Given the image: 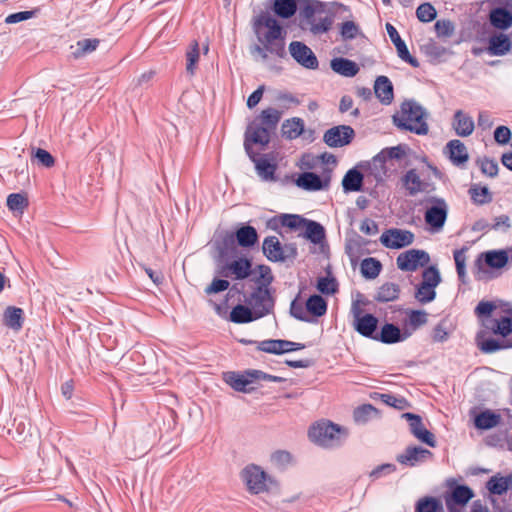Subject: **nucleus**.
Instances as JSON below:
<instances>
[{
	"label": "nucleus",
	"mask_w": 512,
	"mask_h": 512,
	"mask_svg": "<svg viewBox=\"0 0 512 512\" xmlns=\"http://www.w3.org/2000/svg\"><path fill=\"white\" fill-rule=\"evenodd\" d=\"M428 111L414 100H406L401 104L400 110L393 116L394 124L402 129L417 135H427L429 125Z\"/></svg>",
	"instance_id": "1"
},
{
	"label": "nucleus",
	"mask_w": 512,
	"mask_h": 512,
	"mask_svg": "<svg viewBox=\"0 0 512 512\" xmlns=\"http://www.w3.org/2000/svg\"><path fill=\"white\" fill-rule=\"evenodd\" d=\"M253 29L260 44H268L270 54L283 58L286 55L282 27L269 14L255 18Z\"/></svg>",
	"instance_id": "2"
},
{
	"label": "nucleus",
	"mask_w": 512,
	"mask_h": 512,
	"mask_svg": "<svg viewBox=\"0 0 512 512\" xmlns=\"http://www.w3.org/2000/svg\"><path fill=\"white\" fill-rule=\"evenodd\" d=\"M308 437L314 444L323 448H336L342 445L347 437L343 427L327 420L314 423L308 431Z\"/></svg>",
	"instance_id": "3"
},
{
	"label": "nucleus",
	"mask_w": 512,
	"mask_h": 512,
	"mask_svg": "<svg viewBox=\"0 0 512 512\" xmlns=\"http://www.w3.org/2000/svg\"><path fill=\"white\" fill-rule=\"evenodd\" d=\"M423 205L425 207L424 220L429 230L433 233L440 232L448 218V203L444 198L430 196L424 200Z\"/></svg>",
	"instance_id": "4"
},
{
	"label": "nucleus",
	"mask_w": 512,
	"mask_h": 512,
	"mask_svg": "<svg viewBox=\"0 0 512 512\" xmlns=\"http://www.w3.org/2000/svg\"><path fill=\"white\" fill-rule=\"evenodd\" d=\"M441 275L435 266H429L422 273V280L417 285L415 298L421 304L432 302L436 298V288L441 283Z\"/></svg>",
	"instance_id": "5"
},
{
	"label": "nucleus",
	"mask_w": 512,
	"mask_h": 512,
	"mask_svg": "<svg viewBox=\"0 0 512 512\" xmlns=\"http://www.w3.org/2000/svg\"><path fill=\"white\" fill-rule=\"evenodd\" d=\"M241 477L245 483L247 490L252 494H259L269 489L271 479L266 472L257 465H248L242 472Z\"/></svg>",
	"instance_id": "6"
},
{
	"label": "nucleus",
	"mask_w": 512,
	"mask_h": 512,
	"mask_svg": "<svg viewBox=\"0 0 512 512\" xmlns=\"http://www.w3.org/2000/svg\"><path fill=\"white\" fill-rule=\"evenodd\" d=\"M264 255L273 262H284L295 258L297 249L293 244L281 245L275 236L266 237L262 245Z\"/></svg>",
	"instance_id": "7"
},
{
	"label": "nucleus",
	"mask_w": 512,
	"mask_h": 512,
	"mask_svg": "<svg viewBox=\"0 0 512 512\" xmlns=\"http://www.w3.org/2000/svg\"><path fill=\"white\" fill-rule=\"evenodd\" d=\"M430 262L429 254L424 250L410 249L402 252L396 259L397 267L401 271L413 272Z\"/></svg>",
	"instance_id": "8"
},
{
	"label": "nucleus",
	"mask_w": 512,
	"mask_h": 512,
	"mask_svg": "<svg viewBox=\"0 0 512 512\" xmlns=\"http://www.w3.org/2000/svg\"><path fill=\"white\" fill-rule=\"evenodd\" d=\"M355 131L348 125H338L328 129L323 135V141L331 148L343 147L352 142Z\"/></svg>",
	"instance_id": "9"
},
{
	"label": "nucleus",
	"mask_w": 512,
	"mask_h": 512,
	"mask_svg": "<svg viewBox=\"0 0 512 512\" xmlns=\"http://www.w3.org/2000/svg\"><path fill=\"white\" fill-rule=\"evenodd\" d=\"M289 53L302 67L310 70L318 68L319 62L314 52L300 41H292L289 44Z\"/></svg>",
	"instance_id": "10"
},
{
	"label": "nucleus",
	"mask_w": 512,
	"mask_h": 512,
	"mask_svg": "<svg viewBox=\"0 0 512 512\" xmlns=\"http://www.w3.org/2000/svg\"><path fill=\"white\" fill-rule=\"evenodd\" d=\"M246 302L253 309L258 318L270 313L273 307V300L268 288L262 286L254 290Z\"/></svg>",
	"instance_id": "11"
},
{
	"label": "nucleus",
	"mask_w": 512,
	"mask_h": 512,
	"mask_svg": "<svg viewBox=\"0 0 512 512\" xmlns=\"http://www.w3.org/2000/svg\"><path fill=\"white\" fill-rule=\"evenodd\" d=\"M414 234L408 230L392 228L386 230L380 237V242L387 248L400 249L412 244Z\"/></svg>",
	"instance_id": "12"
},
{
	"label": "nucleus",
	"mask_w": 512,
	"mask_h": 512,
	"mask_svg": "<svg viewBox=\"0 0 512 512\" xmlns=\"http://www.w3.org/2000/svg\"><path fill=\"white\" fill-rule=\"evenodd\" d=\"M271 130L266 128L265 126L257 123H252L248 126L245 133V141L244 147L249 156H251L252 144H259L261 146H265L270 141Z\"/></svg>",
	"instance_id": "13"
},
{
	"label": "nucleus",
	"mask_w": 512,
	"mask_h": 512,
	"mask_svg": "<svg viewBox=\"0 0 512 512\" xmlns=\"http://www.w3.org/2000/svg\"><path fill=\"white\" fill-rule=\"evenodd\" d=\"M403 417L409 421L410 431L419 441L430 447L436 446L434 435L424 427L420 416L412 413H404Z\"/></svg>",
	"instance_id": "14"
},
{
	"label": "nucleus",
	"mask_w": 512,
	"mask_h": 512,
	"mask_svg": "<svg viewBox=\"0 0 512 512\" xmlns=\"http://www.w3.org/2000/svg\"><path fill=\"white\" fill-rule=\"evenodd\" d=\"M252 263L249 259L241 257L226 264L222 270V275L232 277L236 280H243L251 274Z\"/></svg>",
	"instance_id": "15"
},
{
	"label": "nucleus",
	"mask_w": 512,
	"mask_h": 512,
	"mask_svg": "<svg viewBox=\"0 0 512 512\" xmlns=\"http://www.w3.org/2000/svg\"><path fill=\"white\" fill-rule=\"evenodd\" d=\"M386 30H387V33H388L391 41L393 42V44L395 45V47L397 49L398 56L403 61L409 63L413 67H418L419 62L417 61L416 58H414L410 55L405 42L401 39L396 28L392 24L386 23Z\"/></svg>",
	"instance_id": "16"
},
{
	"label": "nucleus",
	"mask_w": 512,
	"mask_h": 512,
	"mask_svg": "<svg viewBox=\"0 0 512 512\" xmlns=\"http://www.w3.org/2000/svg\"><path fill=\"white\" fill-rule=\"evenodd\" d=\"M452 127L458 136L468 137L473 133L475 124L470 115L462 110H457L453 116Z\"/></svg>",
	"instance_id": "17"
},
{
	"label": "nucleus",
	"mask_w": 512,
	"mask_h": 512,
	"mask_svg": "<svg viewBox=\"0 0 512 512\" xmlns=\"http://www.w3.org/2000/svg\"><path fill=\"white\" fill-rule=\"evenodd\" d=\"M432 453L422 447H408L402 454L397 456L398 462L408 466H415L417 463L424 462Z\"/></svg>",
	"instance_id": "18"
},
{
	"label": "nucleus",
	"mask_w": 512,
	"mask_h": 512,
	"mask_svg": "<svg viewBox=\"0 0 512 512\" xmlns=\"http://www.w3.org/2000/svg\"><path fill=\"white\" fill-rule=\"evenodd\" d=\"M224 380L234 390L245 393L251 390L248 386L253 383L251 370L245 373L227 372L224 374Z\"/></svg>",
	"instance_id": "19"
},
{
	"label": "nucleus",
	"mask_w": 512,
	"mask_h": 512,
	"mask_svg": "<svg viewBox=\"0 0 512 512\" xmlns=\"http://www.w3.org/2000/svg\"><path fill=\"white\" fill-rule=\"evenodd\" d=\"M402 184L407 190L408 194L415 196L418 193L424 192L427 188V183L421 180L419 173L416 169L408 170L402 177Z\"/></svg>",
	"instance_id": "20"
},
{
	"label": "nucleus",
	"mask_w": 512,
	"mask_h": 512,
	"mask_svg": "<svg viewBox=\"0 0 512 512\" xmlns=\"http://www.w3.org/2000/svg\"><path fill=\"white\" fill-rule=\"evenodd\" d=\"M473 496V491L469 487L457 486L446 497V506L450 512H454L456 505L464 506Z\"/></svg>",
	"instance_id": "21"
},
{
	"label": "nucleus",
	"mask_w": 512,
	"mask_h": 512,
	"mask_svg": "<svg viewBox=\"0 0 512 512\" xmlns=\"http://www.w3.org/2000/svg\"><path fill=\"white\" fill-rule=\"evenodd\" d=\"M446 153L451 162L455 165H461L468 161L469 155L466 146L458 139L451 140L446 145Z\"/></svg>",
	"instance_id": "22"
},
{
	"label": "nucleus",
	"mask_w": 512,
	"mask_h": 512,
	"mask_svg": "<svg viewBox=\"0 0 512 512\" xmlns=\"http://www.w3.org/2000/svg\"><path fill=\"white\" fill-rule=\"evenodd\" d=\"M374 92L380 102L385 105L390 104L393 100V85L389 78L386 76H378L376 78L374 84Z\"/></svg>",
	"instance_id": "23"
},
{
	"label": "nucleus",
	"mask_w": 512,
	"mask_h": 512,
	"mask_svg": "<svg viewBox=\"0 0 512 512\" xmlns=\"http://www.w3.org/2000/svg\"><path fill=\"white\" fill-rule=\"evenodd\" d=\"M258 350L271 354H282L291 352L294 349L292 341L269 339L258 343Z\"/></svg>",
	"instance_id": "24"
},
{
	"label": "nucleus",
	"mask_w": 512,
	"mask_h": 512,
	"mask_svg": "<svg viewBox=\"0 0 512 512\" xmlns=\"http://www.w3.org/2000/svg\"><path fill=\"white\" fill-rule=\"evenodd\" d=\"M511 48L509 37L503 33L493 35L489 38L488 52L491 55L502 56L507 54Z\"/></svg>",
	"instance_id": "25"
},
{
	"label": "nucleus",
	"mask_w": 512,
	"mask_h": 512,
	"mask_svg": "<svg viewBox=\"0 0 512 512\" xmlns=\"http://www.w3.org/2000/svg\"><path fill=\"white\" fill-rule=\"evenodd\" d=\"M378 319L372 314H365L356 322H353L354 329L364 337L373 338L377 328Z\"/></svg>",
	"instance_id": "26"
},
{
	"label": "nucleus",
	"mask_w": 512,
	"mask_h": 512,
	"mask_svg": "<svg viewBox=\"0 0 512 512\" xmlns=\"http://www.w3.org/2000/svg\"><path fill=\"white\" fill-rule=\"evenodd\" d=\"M330 66L334 72L345 77H353L359 71V67L355 62L341 57L332 59Z\"/></svg>",
	"instance_id": "27"
},
{
	"label": "nucleus",
	"mask_w": 512,
	"mask_h": 512,
	"mask_svg": "<svg viewBox=\"0 0 512 512\" xmlns=\"http://www.w3.org/2000/svg\"><path fill=\"white\" fill-rule=\"evenodd\" d=\"M410 334H402L400 329L393 324H385L381 328L379 336L373 337L383 343L391 344L405 340Z\"/></svg>",
	"instance_id": "28"
},
{
	"label": "nucleus",
	"mask_w": 512,
	"mask_h": 512,
	"mask_svg": "<svg viewBox=\"0 0 512 512\" xmlns=\"http://www.w3.org/2000/svg\"><path fill=\"white\" fill-rule=\"evenodd\" d=\"M482 325L485 328L490 329L493 333L499 334L503 337L508 336L512 332V320L506 316L499 320H483Z\"/></svg>",
	"instance_id": "29"
},
{
	"label": "nucleus",
	"mask_w": 512,
	"mask_h": 512,
	"mask_svg": "<svg viewBox=\"0 0 512 512\" xmlns=\"http://www.w3.org/2000/svg\"><path fill=\"white\" fill-rule=\"evenodd\" d=\"M491 24L501 30H506L512 26V13L504 8H495L489 16Z\"/></svg>",
	"instance_id": "30"
},
{
	"label": "nucleus",
	"mask_w": 512,
	"mask_h": 512,
	"mask_svg": "<svg viewBox=\"0 0 512 512\" xmlns=\"http://www.w3.org/2000/svg\"><path fill=\"white\" fill-rule=\"evenodd\" d=\"M363 175L357 169H350L342 179V187L345 192H358L362 189Z\"/></svg>",
	"instance_id": "31"
},
{
	"label": "nucleus",
	"mask_w": 512,
	"mask_h": 512,
	"mask_svg": "<svg viewBox=\"0 0 512 512\" xmlns=\"http://www.w3.org/2000/svg\"><path fill=\"white\" fill-rule=\"evenodd\" d=\"M256 319L259 318L256 317L255 312L249 305L238 304L230 312V321L237 324L249 323Z\"/></svg>",
	"instance_id": "32"
},
{
	"label": "nucleus",
	"mask_w": 512,
	"mask_h": 512,
	"mask_svg": "<svg viewBox=\"0 0 512 512\" xmlns=\"http://www.w3.org/2000/svg\"><path fill=\"white\" fill-rule=\"evenodd\" d=\"M302 229H304L303 236L314 244L321 243L325 238L324 227L318 222L307 219Z\"/></svg>",
	"instance_id": "33"
},
{
	"label": "nucleus",
	"mask_w": 512,
	"mask_h": 512,
	"mask_svg": "<svg viewBox=\"0 0 512 512\" xmlns=\"http://www.w3.org/2000/svg\"><path fill=\"white\" fill-rule=\"evenodd\" d=\"M296 185L308 191H317L323 188L321 178L312 172H304L300 174L296 180Z\"/></svg>",
	"instance_id": "34"
},
{
	"label": "nucleus",
	"mask_w": 512,
	"mask_h": 512,
	"mask_svg": "<svg viewBox=\"0 0 512 512\" xmlns=\"http://www.w3.org/2000/svg\"><path fill=\"white\" fill-rule=\"evenodd\" d=\"M236 240L239 246L241 247H251L258 240V234L254 227L252 226H242L239 228L236 233Z\"/></svg>",
	"instance_id": "35"
},
{
	"label": "nucleus",
	"mask_w": 512,
	"mask_h": 512,
	"mask_svg": "<svg viewBox=\"0 0 512 512\" xmlns=\"http://www.w3.org/2000/svg\"><path fill=\"white\" fill-rule=\"evenodd\" d=\"M249 157L255 163L257 173L263 180H265V181H274L275 180L274 173L276 170V166L274 164H271L265 158L256 159L253 154H251V156H249Z\"/></svg>",
	"instance_id": "36"
},
{
	"label": "nucleus",
	"mask_w": 512,
	"mask_h": 512,
	"mask_svg": "<svg viewBox=\"0 0 512 512\" xmlns=\"http://www.w3.org/2000/svg\"><path fill=\"white\" fill-rule=\"evenodd\" d=\"M23 323V310L17 307L9 306L4 311V324L13 329L20 330Z\"/></svg>",
	"instance_id": "37"
},
{
	"label": "nucleus",
	"mask_w": 512,
	"mask_h": 512,
	"mask_svg": "<svg viewBox=\"0 0 512 512\" xmlns=\"http://www.w3.org/2000/svg\"><path fill=\"white\" fill-rule=\"evenodd\" d=\"M303 131L304 121L297 117L286 120L282 125L283 135L290 140L298 138Z\"/></svg>",
	"instance_id": "38"
},
{
	"label": "nucleus",
	"mask_w": 512,
	"mask_h": 512,
	"mask_svg": "<svg viewBox=\"0 0 512 512\" xmlns=\"http://www.w3.org/2000/svg\"><path fill=\"white\" fill-rule=\"evenodd\" d=\"M490 493L495 495H502L507 490L511 489V479L507 476L495 475L489 479L486 484Z\"/></svg>",
	"instance_id": "39"
},
{
	"label": "nucleus",
	"mask_w": 512,
	"mask_h": 512,
	"mask_svg": "<svg viewBox=\"0 0 512 512\" xmlns=\"http://www.w3.org/2000/svg\"><path fill=\"white\" fill-rule=\"evenodd\" d=\"M500 419L499 414L487 410L476 416L475 426L483 430L491 429L499 424Z\"/></svg>",
	"instance_id": "40"
},
{
	"label": "nucleus",
	"mask_w": 512,
	"mask_h": 512,
	"mask_svg": "<svg viewBox=\"0 0 512 512\" xmlns=\"http://www.w3.org/2000/svg\"><path fill=\"white\" fill-rule=\"evenodd\" d=\"M99 45L98 39H82L79 40L75 46H71L73 49L72 55L74 58H81L87 54L92 53L97 49Z\"/></svg>",
	"instance_id": "41"
},
{
	"label": "nucleus",
	"mask_w": 512,
	"mask_h": 512,
	"mask_svg": "<svg viewBox=\"0 0 512 512\" xmlns=\"http://www.w3.org/2000/svg\"><path fill=\"white\" fill-rule=\"evenodd\" d=\"M399 293V286L395 283L388 282L379 287L375 299L379 302H390L396 300L399 296Z\"/></svg>",
	"instance_id": "42"
},
{
	"label": "nucleus",
	"mask_w": 512,
	"mask_h": 512,
	"mask_svg": "<svg viewBox=\"0 0 512 512\" xmlns=\"http://www.w3.org/2000/svg\"><path fill=\"white\" fill-rule=\"evenodd\" d=\"M415 512H444V509L439 499L435 497H423L417 501Z\"/></svg>",
	"instance_id": "43"
},
{
	"label": "nucleus",
	"mask_w": 512,
	"mask_h": 512,
	"mask_svg": "<svg viewBox=\"0 0 512 512\" xmlns=\"http://www.w3.org/2000/svg\"><path fill=\"white\" fill-rule=\"evenodd\" d=\"M306 309L313 316H323L327 311V303L320 295H312L306 301Z\"/></svg>",
	"instance_id": "44"
},
{
	"label": "nucleus",
	"mask_w": 512,
	"mask_h": 512,
	"mask_svg": "<svg viewBox=\"0 0 512 512\" xmlns=\"http://www.w3.org/2000/svg\"><path fill=\"white\" fill-rule=\"evenodd\" d=\"M281 118V113L275 108L264 109L260 116V124L273 131Z\"/></svg>",
	"instance_id": "45"
},
{
	"label": "nucleus",
	"mask_w": 512,
	"mask_h": 512,
	"mask_svg": "<svg viewBox=\"0 0 512 512\" xmlns=\"http://www.w3.org/2000/svg\"><path fill=\"white\" fill-rule=\"evenodd\" d=\"M273 9L278 16L290 18L295 14L297 5L294 0H275Z\"/></svg>",
	"instance_id": "46"
},
{
	"label": "nucleus",
	"mask_w": 512,
	"mask_h": 512,
	"mask_svg": "<svg viewBox=\"0 0 512 512\" xmlns=\"http://www.w3.org/2000/svg\"><path fill=\"white\" fill-rule=\"evenodd\" d=\"M361 273L367 279L376 278L382 268L381 263L375 258H366L361 262Z\"/></svg>",
	"instance_id": "47"
},
{
	"label": "nucleus",
	"mask_w": 512,
	"mask_h": 512,
	"mask_svg": "<svg viewBox=\"0 0 512 512\" xmlns=\"http://www.w3.org/2000/svg\"><path fill=\"white\" fill-rule=\"evenodd\" d=\"M200 51L197 42H193L186 53V71L188 74L193 76L196 72L197 63L199 61Z\"/></svg>",
	"instance_id": "48"
},
{
	"label": "nucleus",
	"mask_w": 512,
	"mask_h": 512,
	"mask_svg": "<svg viewBox=\"0 0 512 512\" xmlns=\"http://www.w3.org/2000/svg\"><path fill=\"white\" fill-rule=\"evenodd\" d=\"M507 261L508 257L504 251H491L485 254V262L492 268H502Z\"/></svg>",
	"instance_id": "49"
},
{
	"label": "nucleus",
	"mask_w": 512,
	"mask_h": 512,
	"mask_svg": "<svg viewBox=\"0 0 512 512\" xmlns=\"http://www.w3.org/2000/svg\"><path fill=\"white\" fill-rule=\"evenodd\" d=\"M270 461L275 467L283 469L292 463L293 457L286 450H277L271 454Z\"/></svg>",
	"instance_id": "50"
},
{
	"label": "nucleus",
	"mask_w": 512,
	"mask_h": 512,
	"mask_svg": "<svg viewBox=\"0 0 512 512\" xmlns=\"http://www.w3.org/2000/svg\"><path fill=\"white\" fill-rule=\"evenodd\" d=\"M481 338H482V333H479L477 335V342H478V346H479L480 350L483 351L484 353H494V352L499 351L506 347L498 340H495L492 338L482 340Z\"/></svg>",
	"instance_id": "51"
},
{
	"label": "nucleus",
	"mask_w": 512,
	"mask_h": 512,
	"mask_svg": "<svg viewBox=\"0 0 512 512\" xmlns=\"http://www.w3.org/2000/svg\"><path fill=\"white\" fill-rule=\"evenodd\" d=\"M416 16L419 21L428 23L433 21L437 16V11L430 3H423L418 6Z\"/></svg>",
	"instance_id": "52"
},
{
	"label": "nucleus",
	"mask_w": 512,
	"mask_h": 512,
	"mask_svg": "<svg viewBox=\"0 0 512 512\" xmlns=\"http://www.w3.org/2000/svg\"><path fill=\"white\" fill-rule=\"evenodd\" d=\"M427 323V313L421 310H412L408 313L406 324L415 331Z\"/></svg>",
	"instance_id": "53"
},
{
	"label": "nucleus",
	"mask_w": 512,
	"mask_h": 512,
	"mask_svg": "<svg viewBox=\"0 0 512 512\" xmlns=\"http://www.w3.org/2000/svg\"><path fill=\"white\" fill-rule=\"evenodd\" d=\"M374 414H376V409L372 405L366 404L358 407L354 411L353 417L356 423L364 424L371 419Z\"/></svg>",
	"instance_id": "54"
},
{
	"label": "nucleus",
	"mask_w": 512,
	"mask_h": 512,
	"mask_svg": "<svg viewBox=\"0 0 512 512\" xmlns=\"http://www.w3.org/2000/svg\"><path fill=\"white\" fill-rule=\"evenodd\" d=\"M280 219L283 226L295 230L302 229L307 220L296 214H283Z\"/></svg>",
	"instance_id": "55"
},
{
	"label": "nucleus",
	"mask_w": 512,
	"mask_h": 512,
	"mask_svg": "<svg viewBox=\"0 0 512 512\" xmlns=\"http://www.w3.org/2000/svg\"><path fill=\"white\" fill-rule=\"evenodd\" d=\"M27 205V199L22 194H10L7 198V206L12 211L22 213Z\"/></svg>",
	"instance_id": "56"
},
{
	"label": "nucleus",
	"mask_w": 512,
	"mask_h": 512,
	"mask_svg": "<svg viewBox=\"0 0 512 512\" xmlns=\"http://www.w3.org/2000/svg\"><path fill=\"white\" fill-rule=\"evenodd\" d=\"M471 198L477 204H485L491 201V194L487 187L474 186L469 190Z\"/></svg>",
	"instance_id": "57"
},
{
	"label": "nucleus",
	"mask_w": 512,
	"mask_h": 512,
	"mask_svg": "<svg viewBox=\"0 0 512 512\" xmlns=\"http://www.w3.org/2000/svg\"><path fill=\"white\" fill-rule=\"evenodd\" d=\"M317 289L326 295H332L337 291V282L334 278L321 277L317 282Z\"/></svg>",
	"instance_id": "58"
},
{
	"label": "nucleus",
	"mask_w": 512,
	"mask_h": 512,
	"mask_svg": "<svg viewBox=\"0 0 512 512\" xmlns=\"http://www.w3.org/2000/svg\"><path fill=\"white\" fill-rule=\"evenodd\" d=\"M33 158L37 160L39 164L46 168H50L54 165L55 160L53 156L46 150L42 148H37L33 150Z\"/></svg>",
	"instance_id": "59"
},
{
	"label": "nucleus",
	"mask_w": 512,
	"mask_h": 512,
	"mask_svg": "<svg viewBox=\"0 0 512 512\" xmlns=\"http://www.w3.org/2000/svg\"><path fill=\"white\" fill-rule=\"evenodd\" d=\"M340 33L344 40H352L358 35L359 27L353 21H346L342 23Z\"/></svg>",
	"instance_id": "60"
},
{
	"label": "nucleus",
	"mask_w": 512,
	"mask_h": 512,
	"mask_svg": "<svg viewBox=\"0 0 512 512\" xmlns=\"http://www.w3.org/2000/svg\"><path fill=\"white\" fill-rule=\"evenodd\" d=\"M434 28L439 37H450L454 33V25L449 20H438Z\"/></svg>",
	"instance_id": "61"
},
{
	"label": "nucleus",
	"mask_w": 512,
	"mask_h": 512,
	"mask_svg": "<svg viewBox=\"0 0 512 512\" xmlns=\"http://www.w3.org/2000/svg\"><path fill=\"white\" fill-rule=\"evenodd\" d=\"M322 10V3L319 1H306L301 9V15L307 19H311L314 15Z\"/></svg>",
	"instance_id": "62"
},
{
	"label": "nucleus",
	"mask_w": 512,
	"mask_h": 512,
	"mask_svg": "<svg viewBox=\"0 0 512 512\" xmlns=\"http://www.w3.org/2000/svg\"><path fill=\"white\" fill-rule=\"evenodd\" d=\"M311 23V31L314 34H322L327 32L332 25V19L330 17H324L319 19L318 21L313 20Z\"/></svg>",
	"instance_id": "63"
},
{
	"label": "nucleus",
	"mask_w": 512,
	"mask_h": 512,
	"mask_svg": "<svg viewBox=\"0 0 512 512\" xmlns=\"http://www.w3.org/2000/svg\"><path fill=\"white\" fill-rule=\"evenodd\" d=\"M454 260L456 265V270L458 273L459 278L464 281L465 277V262H466V256H465V250H456L454 252Z\"/></svg>",
	"instance_id": "64"
}]
</instances>
